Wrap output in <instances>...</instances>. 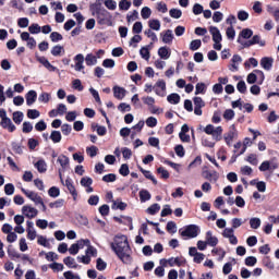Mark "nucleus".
I'll return each instance as SVG.
<instances>
[{
  "label": "nucleus",
  "instance_id": "nucleus-27",
  "mask_svg": "<svg viewBox=\"0 0 279 279\" xmlns=\"http://www.w3.org/2000/svg\"><path fill=\"white\" fill-rule=\"evenodd\" d=\"M111 208L112 210H125V208H128V204L117 199V201H113Z\"/></svg>",
  "mask_w": 279,
  "mask_h": 279
},
{
  "label": "nucleus",
  "instance_id": "nucleus-30",
  "mask_svg": "<svg viewBox=\"0 0 279 279\" xmlns=\"http://www.w3.org/2000/svg\"><path fill=\"white\" fill-rule=\"evenodd\" d=\"M149 29H154V32H160V20H149L148 21Z\"/></svg>",
  "mask_w": 279,
  "mask_h": 279
},
{
  "label": "nucleus",
  "instance_id": "nucleus-33",
  "mask_svg": "<svg viewBox=\"0 0 279 279\" xmlns=\"http://www.w3.org/2000/svg\"><path fill=\"white\" fill-rule=\"evenodd\" d=\"M62 53H64V47H62L60 45L52 47V49H51L52 56L58 57V56H62Z\"/></svg>",
  "mask_w": 279,
  "mask_h": 279
},
{
  "label": "nucleus",
  "instance_id": "nucleus-64",
  "mask_svg": "<svg viewBox=\"0 0 279 279\" xmlns=\"http://www.w3.org/2000/svg\"><path fill=\"white\" fill-rule=\"evenodd\" d=\"M238 19L242 22L247 21V19H250V13H247L246 11L241 10V11L238 12Z\"/></svg>",
  "mask_w": 279,
  "mask_h": 279
},
{
  "label": "nucleus",
  "instance_id": "nucleus-46",
  "mask_svg": "<svg viewBox=\"0 0 279 279\" xmlns=\"http://www.w3.org/2000/svg\"><path fill=\"white\" fill-rule=\"evenodd\" d=\"M156 9L158 12H161V14H167V12L169 11V9L167 8V3L165 2H157Z\"/></svg>",
  "mask_w": 279,
  "mask_h": 279
},
{
  "label": "nucleus",
  "instance_id": "nucleus-57",
  "mask_svg": "<svg viewBox=\"0 0 279 279\" xmlns=\"http://www.w3.org/2000/svg\"><path fill=\"white\" fill-rule=\"evenodd\" d=\"M133 34H141L143 32V23L142 22H135L132 28Z\"/></svg>",
  "mask_w": 279,
  "mask_h": 279
},
{
  "label": "nucleus",
  "instance_id": "nucleus-10",
  "mask_svg": "<svg viewBox=\"0 0 279 279\" xmlns=\"http://www.w3.org/2000/svg\"><path fill=\"white\" fill-rule=\"evenodd\" d=\"M22 214L24 215V217H27V219H34L38 217V209L32 207L31 205H24L22 207Z\"/></svg>",
  "mask_w": 279,
  "mask_h": 279
},
{
  "label": "nucleus",
  "instance_id": "nucleus-38",
  "mask_svg": "<svg viewBox=\"0 0 279 279\" xmlns=\"http://www.w3.org/2000/svg\"><path fill=\"white\" fill-rule=\"evenodd\" d=\"M90 244V240L88 239H82V240H78L75 245L76 247H78V250H84V247H88V245Z\"/></svg>",
  "mask_w": 279,
  "mask_h": 279
},
{
  "label": "nucleus",
  "instance_id": "nucleus-50",
  "mask_svg": "<svg viewBox=\"0 0 279 279\" xmlns=\"http://www.w3.org/2000/svg\"><path fill=\"white\" fill-rule=\"evenodd\" d=\"M146 125L147 128H156V125H158V120L155 117H148L146 119Z\"/></svg>",
  "mask_w": 279,
  "mask_h": 279
},
{
  "label": "nucleus",
  "instance_id": "nucleus-14",
  "mask_svg": "<svg viewBox=\"0 0 279 279\" xmlns=\"http://www.w3.org/2000/svg\"><path fill=\"white\" fill-rule=\"evenodd\" d=\"M160 36L165 45H171L173 43V31L167 29L166 32L161 33Z\"/></svg>",
  "mask_w": 279,
  "mask_h": 279
},
{
  "label": "nucleus",
  "instance_id": "nucleus-21",
  "mask_svg": "<svg viewBox=\"0 0 279 279\" xmlns=\"http://www.w3.org/2000/svg\"><path fill=\"white\" fill-rule=\"evenodd\" d=\"M260 66H263V69H265V71H270L271 66H274V59L269 58V57H264L260 60Z\"/></svg>",
  "mask_w": 279,
  "mask_h": 279
},
{
  "label": "nucleus",
  "instance_id": "nucleus-45",
  "mask_svg": "<svg viewBox=\"0 0 279 279\" xmlns=\"http://www.w3.org/2000/svg\"><path fill=\"white\" fill-rule=\"evenodd\" d=\"M27 117L28 119H38V117H40V111H38L37 109H28Z\"/></svg>",
  "mask_w": 279,
  "mask_h": 279
},
{
  "label": "nucleus",
  "instance_id": "nucleus-54",
  "mask_svg": "<svg viewBox=\"0 0 279 279\" xmlns=\"http://www.w3.org/2000/svg\"><path fill=\"white\" fill-rule=\"evenodd\" d=\"M49 268L52 269V271H63L64 265H62L60 263H52L49 265Z\"/></svg>",
  "mask_w": 279,
  "mask_h": 279
},
{
  "label": "nucleus",
  "instance_id": "nucleus-37",
  "mask_svg": "<svg viewBox=\"0 0 279 279\" xmlns=\"http://www.w3.org/2000/svg\"><path fill=\"white\" fill-rule=\"evenodd\" d=\"M250 226L252 230H258L260 228V218H251Z\"/></svg>",
  "mask_w": 279,
  "mask_h": 279
},
{
  "label": "nucleus",
  "instance_id": "nucleus-56",
  "mask_svg": "<svg viewBox=\"0 0 279 279\" xmlns=\"http://www.w3.org/2000/svg\"><path fill=\"white\" fill-rule=\"evenodd\" d=\"M160 210V205L158 204H153L150 207L147 208L148 215H156Z\"/></svg>",
  "mask_w": 279,
  "mask_h": 279
},
{
  "label": "nucleus",
  "instance_id": "nucleus-40",
  "mask_svg": "<svg viewBox=\"0 0 279 279\" xmlns=\"http://www.w3.org/2000/svg\"><path fill=\"white\" fill-rule=\"evenodd\" d=\"M202 47V40L199 39H194L190 43V49L191 51H197Z\"/></svg>",
  "mask_w": 279,
  "mask_h": 279
},
{
  "label": "nucleus",
  "instance_id": "nucleus-4",
  "mask_svg": "<svg viewBox=\"0 0 279 279\" xmlns=\"http://www.w3.org/2000/svg\"><path fill=\"white\" fill-rule=\"evenodd\" d=\"M90 256H93L94 258H97V248H95V246L89 245L87 246L86 251H85V255L83 256H78L77 260H81V263H83V265H90Z\"/></svg>",
  "mask_w": 279,
  "mask_h": 279
},
{
  "label": "nucleus",
  "instance_id": "nucleus-59",
  "mask_svg": "<svg viewBox=\"0 0 279 279\" xmlns=\"http://www.w3.org/2000/svg\"><path fill=\"white\" fill-rule=\"evenodd\" d=\"M223 119H226V121H232V119H234V110L227 109L223 113Z\"/></svg>",
  "mask_w": 279,
  "mask_h": 279
},
{
  "label": "nucleus",
  "instance_id": "nucleus-2",
  "mask_svg": "<svg viewBox=\"0 0 279 279\" xmlns=\"http://www.w3.org/2000/svg\"><path fill=\"white\" fill-rule=\"evenodd\" d=\"M203 132L207 134V136H204L202 138V145L203 147H209L213 149L215 147L216 143H219L221 138H223V128L221 126H215L213 124H207L204 129ZM211 136V137H208Z\"/></svg>",
  "mask_w": 279,
  "mask_h": 279
},
{
  "label": "nucleus",
  "instance_id": "nucleus-44",
  "mask_svg": "<svg viewBox=\"0 0 279 279\" xmlns=\"http://www.w3.org/2000/svg\"><path fill=\"white\" fill-rule=\"evenodd\" d=\"M106 267H108V264L99 257L96 262V268L98 271H105Z\"/></svg>",
  "mask_w": 279,
  "mask_h": 279
},
{
  "label": "nucleus",
  "instance_id": "nucleus-55",
  "mask_svg": "<svg viewBox=\"0 0 279 279\" xmlns=\"http://www.w3.org/2000/svg\"><path fill=\"white\" fill-rule=\"evenodd\" d=\"M119 173H120V175H123L124 178H125L126 175H130V167H129L126 163H123V165L120 167Z\"/></svg>",
  "mask_w": 279,
  "mask_h": 279
},
{
  "label": "nucleus",
  "instance_id": "nucleus-12",
  "mask_svg": "<svg viewBox=\"0 0 279 279\" xmlns=\"http://www.w3.org/2000/svg\"><path fill=\"white\" fill-rule=\"evenodd\" d=\"M62 183V182H61ZM63 186H66L69 193L72 195L74 202L77 201V190H75V185H73V181L71 179H66L65 182L63 181Z\"/></svg>",
  "mask_w": 279,
  "mask_h": 279
},
{
  "label": "nucleus",
  "instance_id": "nucleus-15",
  "mask_svg": "<svg viewBox=\"0 0 279 279\" xmlns=\"http://www.w3.org/2000/svg\"><path fill=\"white\" fill-rule=\"evenodd\" d=\"M156 86V95H158L159 97H165V93L167 90V83H165V81L162 80H159L157 81Z\"/></svg>",
  "mask_w": 279,
  "mask_h": 279
},
{
  "label": "nucleus",
  "instance_id": "nucleus-28",
  "mask_svg": "<svg viewBox=\"0 0 279 279\" xmlns=\"http://www.w3.org/2000/svg\"><path fill=\"white\" fill-rule=\"evenodd\" d=\"M35 167L37 168V171L39 173H45L47 171V162H45L44 159H39L36 163Z\"/></svg>",
  "mask_w": 279,
  "mask_h": 279
},
{
  "label": "nucleus",
  "instance_id": "nucleus-24",
  "mask_svg": "<svg viewBox=\"0 0 279 279\" xmlns=\"http://www.w3.org/2000/svg\"><path fill=\"white\" fill-rule=\"evenodd\" d=\"M158 56L161 60H169V58H171V52L169 51V48L161 47L158 50Z\"/></svg>",
  "mask_w": 279,
  "mask_h": 279
},
{
  "label": "nucleus",
  "instance_id": "nucleus-16",
  "mask_svg": "<svg viewBox=\"0 0 279 279\" xmlns=\"http://www.w3.org/2000/svg\"><path fill=\"white\" fill-rule=\"evenodd\" d=\"M25 98L27 106H34V104H36V99H38V94L36 90L32 89L26 94Z\"/></svg>",
  "mask_w": 279,
  "mask_h": 279
},
{
  "label": "nucleus",
  "instance_id": "nucleus-7",
  "mask_svg": "<svg viewBox=\"0 0 279 279\" xmlns=\"http://www.w3.org/2000/svg\"><path fill=\"white\" fill-rule=\"evenodd\" d=\"M238 43L242 45V47L247 48L252 47V45H258L259 47H265V40L260 39V36L255 35L253 38L248 41H243L242 38H238Z\"/></svg>",
  "mask_w": 279,
  "mask_h": 279
},
{
  "label": "nucleus",
  "instance_id": "nucleus-18",
  "mask_svg": "<svg viewBox=\"0 0 279 279\" xmlns=\"http://www.w3.org/2000/svg\"><path fill=\"white\" fill-rule=\"evenodd\" d=\"M206 242L211 247H215L219 243V239L217 236L213 235V231H207L205 235Z\"/></svg>",
  "mask_w": 279,
  "mask_h": 279
},
{
  "label": "nucleus",
  "instance_id": "nucleus-32",
  "mask_svg": "<svg viewBox=\"0 0 279 279\" xmlns=\"http://www.w3.org/2000/svg\"><path fill=\"white\" fill-rule=\"evenodd\" d=\"M140 199L141 202H149L151 199V194L147 190L140 191Z\"/></svg>",
  "mask_w": 279,
  "mask_h": 279
},
{
  "label": "nucleus",
  "instance_id": "nucleus-48",
  "mask_svg": "<svg viewBox=\"0 0 279 279\" xmlns=\"http://www.w3.org/2000/svg\"><path fill=\"white\" fill-rule=\"evenodd\" d=\"M28 32H29V34H40L41 27H40V25L34 23V24H32V25L28 27Z\"/></svg>",
  "mask_w": 279,
  "mask_h": 279
},
{
  "label": "nucleus",
  "instance_id": "nucleus-26",
  "mask_svg": "<svg viewBox=\"0 0 279 279\" xmlns=\"http://www.w3.org/2000/svg\"><path fill=\"white\" fill-rule=\"evenodd\" d=\"M64 265L70 269H77V263H75V258L68 256L63 259Z\"/></svg>",
  "mask_w": 279,
  "mask_h": 279
},
{
  "label": "nucleus",
  "instance_id": "nucleus-52",
  "mask_svg": "<svg viewBox=\"0 0 279 279\" xmlns=\"http://www.w3.org/2000/svg\"><path fill=\"white\" fill-rule=\"evenodd\" d=\"M119 8L120 10H125L128 11L130 8H132V2L128 1V0H121L119 2Z\"/></svg>",
  "mask_w": 279,
  "mask_h": 279
},
{
  "label": "nucleus",
  "instance_id": "nucleus-20",
  "mask_svg": "<svg viewBox=\"0 0 279 279\" xmlns=\"http://www.w3.org/2000/svg\"><path fill=\"white\" fill-rule=\"evenodd\" d=\"M243 62V59L239 54H234L231 59L230 71H239V64Z\"/></svg>",
  "mask_w": 279,
  "mask_h": 279
},
{
  "label": "nucleus",
  "instance_id": "nucleus-3",
  "mask_svg": "<svg viewBox=\"0 0 279 279\" xmlns=\"http://www.w3.org/2000/svg\"><path fill=\"white\" fill-rule=\"evenodd\" d=\"M209 34L211 35L214 41V49H216V51H221V41L223 40V37L221 36L219 28H217V26H210Z\"/></svg>",
  "mask_w": 279,
  "mask_h": 279
},
{
  "label": "nucleus",
  "instance_id": "nucleus-47",
  "mask_svg": "<svg viewBox=\"0 0 279 279\" xmlns=\"http://www.w3.org/2000/svg\"><path fill=\"white\" fill-rule=\"evenodd\" d=\"M142 100L146 106H149L150 108L154 107V104H156V99L151 96H145L142 98Z\"/></svg>",
  "mask_w": 279,
  "mask_h": 279
},
{
  "label": "nucleus",
  "instance_id": "nucleus-51",
  "mask_svg": "<svg viewBox=\"0 0 279 279\" xmlns=\"http://www.w3.org/2000/svg\"><path fill=\"white\" fill-rule=\"evenodd\" d=\"M167 230L170 232V234H175L178 232V226L173 221H169L167 223Z\"/></svg>",
  "mask_w": 279,
  "mask_h": 279
},
{
  "label": "nucleus",
  "instance_id": "nucleus-1",
  "mask_svg": "<svg viewBox=\"0 0 279 279\" xmlns=\"http://www.w3.org/2000/svg\"><path fill=\"white\" fill-rule=\"evenodd\" d=\"M111 248L124 265H130L132 263V248L128 243V236H116L114 241L111 243Z\"/></svg>",
  "mask_w": 279,
  "mask_h": 279
},
{
  "label": "nucleus",
  "instance_id": "nucleus-61",
  "mask_svg": "<svg viewBox=\"0 0 279 279\" xmlns=\"http://www.w3.org/2000/svg\"><path fill=\"white\" fill-rule=\"evenodd\" d=\"M5 195H14V184L8 183L4 185Z\"/></svg>",
  "mask_w": 279,
  "mask_h": 279
},
{
  "label": "nucleus",
  "instance_id": "nucleus-36",
  "mask_svg": "<svg viewBox=\"0 0 279 279\" xmlns=\"http://www.w3.org/2000/svg\"><path fill=\"white\" fill-rule=\"evenodd\" d=\"M144 34L147 38H150L153 43H158V36H156V33H154L151 28L146 29Z\"/></svg>",
  "mask_w": 279,
  "mask_h": 279
},
{
  "label": "nucleus",
  "instance_id": "nucleus-35",
  "mask_svg": "<svg viewBox=\"0 0 279 279\" xmlns=\"http://www.w3.org/2000/svg\"><path fill=\"white\" fill-rule=\"evenodd\" d=\"M226 36L229 40H234L236 36V31H234V26H229L226 31Z\"/></svg>",
  "mask_w": 279,
  "mask_h": 279
},
{
  "label": "nucleus",
  "instance_id": "nucleus-43",
  "mask_svg": "<svg viewBox=\"0 0 279 279\" xmlns=\"http://www.w3.org/2000/svg\"><path fill=\"white\" fill-rule=\"evenodd\" d=\"M140 56H142V58L144 60H149V58H151V54L149 52V48L147 47H143L141 50H140Z\"/></svg>",
  "mask_w": 279,
  "mask_h": 279
},
{
  "label": "nucleus",
  "instance_id": "nucleus-5",
  "mask_svg": "<svg viewBox=\"0 0 279 279\" xmlns=\"http://www.w3.org/2000/svg\"><path fill=\"white\" fill-rule=\"evenodd\" d=\"M57 162L61 167L58 170L59 178H60L61 182L64 183V179H62V173H64V171H66V169H69V167H71V160L69 159V157H66V155H60L57 158Z\"/></svg>",
  "mask_w": 279,
  "mask_h": 279
},
{
  "label": "nucleus",
  "instance_id": "nucleus-58",
  "mask_svg": "<svg viewBox=\"0 0 279 279\" xmlns=\"http://www.w3.org/2000/svg\"><path fill=\"white\" fill-rule=\"evenodd\" d=\"M48 195L50 197H60V189H58L56 186L50 187L48 191Z\"/></svg>",
  "mask_w": 279,
  "mask_h": 279
},
{
  "label": "nucleus",
  "instance_id": "nucleus-13",
  "mask_svg": "<svg viewBox=\"0 0 279 279\" xmlns=\"http://www.w3.org/2000/svg\"><path fill=\"white\" fill-rule=\"evenodd\" d=\"M84 60H86L84 58V54L82 53H78L74 57V62H75V65H74V70L80 72L84 69Z\"/></svg>",
  "mask_w": 279,
  "mask_h": 279
},
{
  "label": "nucleus",
  "instance_id": "nucleus-41",
  "mask_svg": "<svg viewBox=\"0 0 279 279\" xmlns=\"http://www.w3.org/2000/svg\"><path fill=\"white\" fill-rule=\"evenodd\" d=\"M38 99H39V101L41 104H49V101L51 100V94H49V93H41L39 95Z\"/></svg>",
  "mask_w": 279,
  "mask_h": 279
},
{
  "label": "nucleus",
  "instance_id": "nucleus-53",
  "mask_svg": "<svg viewBox=\"0 0 279 279\" xmlns=\"http://www.w3.org/2000/svg\"><path fill=\"white\" fill-rule=\"evenodd\" d=\"M17 25H19V27H22V28L29 27V19H27V17L19 19Z\"/></svg>",
  "mask_w": 279,
  "mask_h": 279
},
{
  "label": "nucleus",
  "instance_id": "nucleus-39",
  "mask_svg": "<svg viewBox=\"0 0 279 279\" xmlns=\"http://www.w3.org/2000/svg\"><path fill=\"white\" fill-rule=\"evenodd\" d=\"M141 15L144 21H147V19L151 16V9H149V7H144L141 11Z\"/></svg>",
  "mask_w": 279,
  "mask_h": 279
},
{
  "label": "nucleus",
  "instance_id": "nucleus-31",
  "mask_svg": "<svg viewBox=\"0 0 279 279\" xmlns=\"http://www.w3.org/2000/svg\"><path fill=\"white\" fill-rule=\"evenodd\" d=\"M50 140L52 143H60V141H62V133H60V131H52L50 134Z\"/></svg>",
  "mask_w": 279,
  "mask_h": 279
},
{
  "label": "nucleus",
  "instance_id": "nucleus-49",
  "mask_svg": "<svg viewBox=\"0 0 279 279\" xmlns=\"http://www.w3.org/2000/svg\"><path fill=\"white\" fill-rule=\"evenodd\" d=\"M171 19H181L182 17V10L179 9H171L169 11Z\"/></svg>",
  "mask_w": 279,
  "mask_h": 279
},
{
  "label": "nucleus",
  "instance_id": "nucleus-42",
  "mask_svg": "<svg viewBox=\"0 0 279 279\" xmlns=\"http://www.w3.org/2000/svg\"><path fill=\"white\" fill-rule=\"evenodd\" d=\"M13 121L17 125H20V123L23 122V112H21V111L13 112Z\"/></svg>",
  "mask_w": 279,
  "mask_h": 279
},
{
  "label": "nucleus",
  "instance_id": "nucleus-19",
  "mask_svg": "<svg viewBox=\"0 0 279 279\" xmlns=\"http://www.w3.org/2000/svg\"><path fill=\"white\" fill-rule=\"evenodd\" d=\"M128 90H125V88L120 87V86H113V96L116 97V99H123L126 95Z\"/></svg>",
  "mask_w": 279,
  "mask_h": 279
},
{
  "label": "nucleus",
  "instance_id": "nucleus-23",
  "mask_svg": "<svg viewBox=\"0 0 279 279\" xmlns=\"http://www.w3.org/2000/svg\"><path fill=\"white\" fill-rule=\"evenodd\" d=\"M93 16H96L98 23L100 25H104L106 10L97 9L95 12H93Z\"/></svg>",
  "mask_w": 279,
  "mask_h": 279
},
{
  "label": "nucleus",
  "instance_id": "nucleus-17",
  "mask_svg": "<svg viewBox=\"0 0 279 279\" xmlns=\"http://www.w3.org/2000/svg\"><path fill=\"white\" fill-rule=\"evenodd\" d=\"M0 124L4 130H8L9 132H14V130H16V126L14 123H12L10 118H4V120H1Z\"/></svg>",
  "mask_w": 279,
  "mask_h": 279
},
{
  "label": "nucleus",
  "instance_id": "nucleus-25",
  "mask_svg": "<svg viewBox=\"0 0 279 279\" xmlns=\"http://www.w3.org/2000/svg\"><path fill=\"white\" fill-rule=\"evenodd\" d=\"M85 62L87 66H95V64H97V56L93 53L86 54Z\"/></svg>",
  "mask_w": 279,
  "mask_h": 279
},
{
  "label": "nucleus",
  "instance_id": "nucleus-34",
  "mask_svg": "<svg viewBox=\"0 0 279 279\" xmlns=\"http://www.w3.org/2000/svg\"><path fill=\"white\" fill-rule=\"evenodd\" d=\"M167 101H169V104L178 105V104H180V95L179 94H170L167 97Z\"/></svg>",
  "mask_w": 279,
  "mask_h": 279
},
{
  "label": "nucleus",
  "instance_id": "nucleus-11",
  "mask_svg": "<svg viewBox=\"0 0 279 279\" xmlns=\"http://www.w3.org/2000/svg\"><path fill=\"white\" fill-rule=\"evenodd\" d=\"M160 264L163 265V267H167V265H169V267H182V259H180V257H171L169 259H161Z\"/></svg>",
  "mask_w": 279,
  "mask_h": 279
},
{
  "label": "nucleus",
  "instance_id": "nucleus-60",
  "mask_svg": "<svg viewBox=\"0 0 279 279\" xmlns=\"http://www.w3.org/2000/svg\"><path fill=\"white\" fill-rule=\"evenodd\" d=\"M81 185H83L85 189L87 186H92L93 185V179L89 177H84L81 179Z\"/></svg>",
  "mask_w": 279,
  "mask_h": 279
},
{
  "label": "nucleus",
  "instance_id": "nucleus-62",
  "mask_svg": "<svg viewBox=\"0 0 279 279\" xmlns=\"http://www.w3.org/2000/svg\"><path fill=\"white\" fill-rule=\"evenodd\" d=\"M73 131V129L71 128L70 124H63L61 125V132L64 136H69V134H71V132Z\"/></svg>",
  "mask_w": 279,
  "mask_h": 279
},
{
  "label": "nucleus",
  "instance_id": "nucleus-22",
  "mask_svg": "<svg viewBox=\"0 0 279 279\" xmlns=\"http://www.w3.org/2000/svg\"><path fill=\"white\" fill-rule=\"evenodd\" d=\"M205 180H209V182H217L219 180V173L217 171L210 172V171H205L203 173Z\"/></svg>",
  "mask_w": 279,
  "mask_h": 279
},
{
  "label": "nucleus",
  "instance_id": "nucleus-29",
  "mask_svg": "<svg viewBox=\"0 0 279 279\" xmlns=\"http://www.w3.org/2000/svg\"><path fill=\"white\" fill-rule=\"evenodd\" d=\"M254 35V32L250 28H244L240 32L239 34V37L238 38H241L243 40L244 39H247V38H252V36Z\"/></svg>",
  "mask_w": 279,
  "mask_h": 279
},
{
  "label": "nucleus",
  "instance_id": "nucleus-9",
  "mask_svg": "<svg viewBox=\"0 0 279 279\" xmlns=\"http://www.w3.org/2000/svg\"><path fill=\"white\" fill-rule=\"evenodd\" d=\"M236 135H238L236 126H234V124H232L229 128V132L225 133V135H223L225 143H227V145L230 147V145H232V142L234 141V138H236Z\"/></svg>",
  "mask_w": 279,
  "mask_h": 279
},
{
  "label": "nucleus",
  "instance_id": "nucleus-63",
  "mask_svg": "<svg viewBox=\"0 0 279 279\" xmlns=\"http://www.w3.org/2000/svg\"><path fill=\"white\" fill-rule=\"evenodd\" d=\"M19 245L22 252H27V250H29V247L27 246V240H25V238L20 239Z\"/></svg>",
  "mask_w": 279,
  "mask_h": 279
},
{
  "label": "nucleus",
  "instance_id": "nucleus-6",
  "mask_svg": "<svg viewBox=\"0 0 279 279\" xmlns=\"http://www.w3.org/2000/svg\"><path fill=\"white\" fill-rule=\"evenodd\" d=\"M180 234L183 239H195L199 234V227L190 225L184 230H180Z\"/></svg>",
  "mask_w": 279,
  "mask_h": 279
},
{
  "label": "nucleus",
  "instance_id": "nucleus-8",
  "mask_svg": "<svg viewBox=\"0 0 279 279\" xmlns=\"http://www.w3.org/2000/svg\"><path fill=\"white\" fill-rule=\"evenodd\" d=\"M223 239H228L229 243L231 245H238L239 239H236V235H234V229L226 228L222 231Z\"/></svg>",
  "mask_w": 279,
  "mask_h": 279
}]
</instances>
